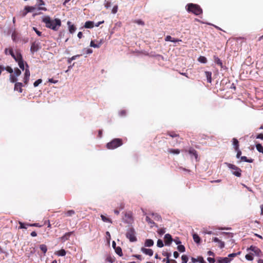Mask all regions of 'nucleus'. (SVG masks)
Segmentation results:
<instances>
[{
	"instance_id": "1",
	"label": "nucleus",
	"mask_w": 263,
	"mask_h": 263,
	"mask_svg": "<svg viewBox=\"0 0 263 263\" xmlns=\"http://www.w3.org/2000/svg\"><path fill=\"white\" fill-rule=\"evenodd\" d=\"M43 22L45 24L46 27L54 31H57L61 25V20L59 18L51 20L49 16H46L43 18Z\"/></svg>"
},
{
	"instance_id": "2",
	"label": "nucleus",
	"mask_w": 263,
	"mask_h": 263,
	"mask_svg": "<svg viewBox=\"0 0 263 263\" xmlns=\"http://www.w3.org/2000/svg\"><path fill=\"white\" fill-rule=\"evenodd\" d=\"M187 12L192 13L195 15H199L202 14V9L200 6L197 4L189 3L185 7Z\"/></svg>"
},
{
	"instance_id": "3",
	"label": "nucleus",
	"mask_w": 263,
	"mask_h": 263,
	"mask_svg": "<svg viewBox=\"0 0 263 263\" xmlns=\"http://www.w3.org/2000/svg\"><path fill=\"white\" fill-rule=\"evenodd\" d=\"M123 144L122 139L115 138L106 144V148L109 149H114L121 146Z\"/></svg>"
},
{
	"instance_id": "4",
	"label": "nucleus",
	"mask_w": 263,
	"mask_h": 263,
	"mask_svg": "<svg viewBox=\"0 0 263 263\" xmlns=\"http://www.w3.org/2000/svg\"><path fill=\"white\" fill-rule=\"evenodd\" d=\"M228 167L233 170L232 174L234 175L235 176L240 177L241 175V170L240 168L237 167V166L228 163L227 164Z\"/></svg>"
},
{
	"instance_id": "5",
	"label": "nucleus",
	"mask_w": 263,
	"mask_h": 263,
	"mask_svg": "<svg viewBox=\"0 0 263 263\" xmlns=\"http://www.w3.org/2000/svg\"><path fill=\"white\" fill-rule=\"evenodd\" d=\"M126 236L131 242H134L137 240V238L135 236V231L133 228H130L127 230Z\"/></svg>"
},
{
	"instance_id": "6",
	"label": "nucleus",
	"mask_w": 263,
	"mask_h": 263,
	"mask_svg": "<svg viewBox=\"0 0 263 263\" xmlns=\"http://www.w3.org/2000/svg\"><path fill=\"white\" fill-rule=\"evenodd\" d=\"M247 250H250L254 252V254L257 256L261 255V251L258 247L254 246H251L250 248H248Z\"/></svg>"
},
{
	"instance_id": "7",
	"label": "nucleus",
	"mask_w": 263,
	"mask_h": 263,
	"mask_svg": "<svg viewBox=\"0 0 263 263\" xmlns=\"http://www.w3.org/2000/svg\"><path fill=\"white\" fill-rule=\"evenodd\" d=\"M41 48V46L39 43H37L34 42L32 43L30 50L31 52L33 53L35 52H37Z\"/></svg>"
},
{
	"instance_id": "8",
	"label": "nucleus",
	"mask_w": 263,
	"mask_h": 263,
	"mask_svg": "<svg viewBox=\"0 0 263 263\" xmlns=\"http://www.w3.org/2000/svg\"><path fill=\"white\" fill-rule=\"evenodd\" d=\"M164 242L166 246H170L172 242L173 239L170 234H166L164 236Z\"/></svg>"
},
{
	"instance_id": "9",
	"label": "nucleus",
	"mask_w": 263,
	"mask_h": 263,
	"mask_svg": "<svg viewBox=\"0 0 263 263\" xmlns=\"http://www.w3.org/2000/svg\"><path fill=\"white\" fill-rule=\"evenodd\" d=\"M165 134L173 138H179L180 137L179 135L176 132L173 130H168L166 132Z\"/></svg>"
},
{
	"instance_id": "10",
	"label": "nucleus",
	"mask_w": 263,
	"mask_h": 263,
	"mask_svg": "<svg viewBox=\"0 0 263 263\" xmlns=\"http://www.w3.org/2000/svg\"><path fill=\"white\" fill-rule=\"evenodd\" d=\"M23 86V84L21 82H16L14 85V90L18 91L19 92L22 93L23 92L22 87Z\"/></svg>"
},
{
	"instance_id": "11",
	"label": "nucleus",
	"mask_w": 263,
	"mask_h": 263,
	"mask_svg": "<svg viewBox=\"0 0 263 263\" xmlns=\"http://www.w3.org/2000/svg\"><path fill=\"white\" fill-rule=\"evenodd\" d=\"M212 240L214 242H217L218 243L219 247L220 249H222L225 246V243L223 241H221V240L219 239L217 237H214L212 239Z\"/></svg>"
},
{
	"instance_id": "12",
	"label": "nucleus",
	"mask_w": 263,
	"mask_h": 263,
	"mask_svg": "<svg viewBox=\"0 0 263 263\" xmlns=\"http://www.w3.org/2000/svg\"><path fill=\"white\" fill-rule=\"evenodd\" d=\"M141 250L146 255H148L150 256H152L153 255V251L151 249H146L143 247L141 248Z\"/></svg>"
},
{
	"instance_id": "13",
	"label": "nucleus",
	"mask_w": 263,
	"mask_h": 263,
	"mask_svg": "<svg viewBox=\"0 0 263 263\" xmlns=\"http://www.w3.org/2000/svg\"><path fill=\"white\" fill-rule=\"evenodd\" d=\"M67 24L68 26L69 32L70 33H74L76 30V27H75V26L73 24H72L71 22L70 21H68Z\"/></svg>"
},
{
	"instance_id": "14",
	"label": "nucleus",
	"mask_w": 263,
	"mask_h": 263,
	"mask_svg": "<svg viewBox=\"0 0 263 263\" xmlns=\"http://www.w3.org/2000/svg\"><path fill=\"white\" fill-rule=\"evenodd\" d=\"M231 259L228 257H219L217 263H230Z\"/></svg>"
},
{
	"instance_id": "15",
	"label": "nucleus",
	"mask_w": 263,
	"mask_h": 263,
	"mask_svg": "<svg viewBox=\"0 0 263 263\" xmlns=\"http://www.w3.org/2000/svg\"><path fill=\"white\" fill-rule=\"evenodd\" d=\"M73 232H70L66 233L63 236L61 237V240L63 241H65L69 239V237L72 235Z\"/></svg>"
},
{
	"instance_id": "16",
	"label": "nucleus",
	"mask_w": 263,
	"mask_h": 263,
	"mask_svg": "<svg viewBox=\"0 0 263 263\" xmlns=\"http://www.w3.org/2000/svg\"><path fill=\"white\" fill-rule=\"evenodd\" d=\"M145 220L149 224H150V227L151 228L153 227L154 226H156L157 227H158V226L153 221V220L151 219L149 216H146Z\"/></svg>"
},
{
	"instance_id": "17",
	"label": "nucleus",
	"mask_w": 263,
	"mask_h": 263,
	"mask_svg": "<svg viewBox=\"0 0 263 263\" xmlns=\"http://www.w3.org/2000/svg\"><path fill=\"white\" fill-rule=\"evenodd\" d=\"M151 215L152 216L154 220L156 221H161L162 220L161 216L157 213H152L151 214Z\"/></svg>"
},
{
	"instance_id": "18",
	"label": "nucleus",
	"mask_w": 263,
	"mask_h": 263,
	"mask_svg": "<svg viewBox=\"0 0 263 263\" xmlns=\"http://www.w3.org/2000/svg\"><path fill=\"white\" fill-rule=\"evenodd\" d=\"M55 255L59 256H64L66 254V252L64 249H61L54 253Z\"/></svg>"
},
{
	"instance_id": "19",
	"label": "nucleus",
	"mask_w": 263,
	"mask_h": 263,
	"mask_svg": "<svg viewBox=\"0 0 263 263\" xmlns=\"http://www.w3.org/2000/svg\"><path fill=\"white\" fill-rule=\"evenodd\" d=\"M94 26V23L92 21H87L85 22L84 27L86 28H92Z\"/></svg>"
},
{
	"instance_id": "20",
	"label": "nucleus",
	"mask_w": 263,
	"mask_h": 263,
	"mask_svg": "<svg viewBox=\"0 0 263 263\" xmlns=\"http://www.w3.org/2000/svg\"><path fill=\"white\" fill-rule=\"evenodd\" d=\"M154 245V241L152 239H146L145 241L144 245L145 247H150L153 246Z\"/></svg>"
},
{
	"instance_id": "21",
	"label": "nucleus",
	"mask_w": 263,
	"mask_h": 263,
	"mask_svg": "<svg viewBox=\"0 0 263 263\" xmlns=\"http://www.w3.org/2000/svg\"><path fill=\"white\" fill-rule=\"evenodd\" d=\"M14 60L17 62L23 60L22 55L21 53L20 52L16 51V55H15V59H14Z\"/></svg>"
},
{
	"instance_id": "22",
	"label": "nucleus",
	"mask_w": 263,
	"mask_h": 263,
	"mask_svg": "<svg viewBox=\"0 0 263 263\" xmlns=\"http://www.w3.org/2000/svg\"><path fill=\"white\" fill-rule=\"evenodd\" d=\"M193 238L194 241L196 243H200V242L201 241V239H200V238L199 237V236L198 235V234H195V233L193 234Z\"/></svg>"
},
{
	"instance_id": "23",
	"label": "nucleus",
	"mask_w": 263,
	"mask_h": 263,
	"mask_svg": "<svg viewBox=\"0 0 263 263\" xmlns=\"http://www.w3.org/2000/svg\"><path fill=\"white\" fill-rule=\"evenodd\" d=\"M167 152L170 154L178 155L180 153V151L179 149L168 148Z\"/></svg>"
},
{
	"instance_id": "24",
	"label": "nucleus",
	"mask_w": 263,
	"mask_h": 263,
	"mask_svg": "<svg viewBox=\"0 0 263 263\" xmlns=\"http://www.w3.org/2000/svg\"><path fill=\"white\" fill-rule=\"evenodd\" d=\"M205 74L206 77L207 81L209 83L212 82V72L210 71H205Z\"/></svg>"
},
{
	"instance_id": "25",
	"label": "nucleus",
	"mask_w": 263,
	"mask_h": 263,
	"mask_svg": "<svg viewBox=\"0 0 263 263\" xmlns=\"http://www.w3.org/2000/svg\"><path fill=\"white\" fill-rule=\"evenodd\" d=\"M8 51H9V53L12 56V57L14 59H15V55L16 54H15L13 51V50L12 49H8V48H6L5 50V54H8Z\"/></svg>"
},
{
	"instance_id": "26",
	"label": "nucleus",
	"mask_w": 263,
	"mask_h": 263,
	"mask_svg": "<svg viewBox=\"0 0 263 263\" xmlns=\"http://www.w3.org/2000/svg\"><path fill=\"white\" fill-rule=\"evenodd\" d=\"M189 153L191 155H193V156H194L196 159L197 158L198 154L197 151L195 149L193 148H190L189 150Z\"/></svg>"
},
{
	"instance_id": "27",
	"label": "nucleus",
	"mask_w": 263,
	"mask_h": 263,
	"mask_svg": "<svg viewBox=\"0 0 263 263\" xmlns=\"http://www.w3.org/2000/svg\"><path fill=\"white\" fill-rule=\"evenodd\" d=\"M101 219L105 222H109V223H112V221L111 220L108 218V217H106V216H105L104 215H101Z\"/></svg>"
},
{
	"instance_id": "28",
	"label": "nucleus",
	"mask_w": 263,
	"mask_h": 263,
	"mask_svg": "<svg viewBox=\"0 0 263 263\" xmlns=\"http://www.w3.org/2000/svg\"><path fill=\"white\" fill-rule=\"evenodd\" d=\"M233 145H234V148L235 151H238L239 149V142L238 141L236 138L233 139Z\"/></svg>"
},
{
	"instance_id": "29",
	"label": "nucleus",
	"mask_w": 263,
	"mask_h": 263,
	"mask_svg": "<svg viewBox=\"0 0 263 263\" xmlns=\"http://www.w3.org/2000/svg\"><path fill=\"white\" fill-rule=\"evenodd\" d=\"M25 10L26 12L24 14V16H25L28 12H30L34 10V8L33 7L30 6H26L25 7Z\"/></svg>"
},
{
	"instance_id": "30",
	"label": "nucleus",
	"mask_w": 263,
	"mask_h": 263,
	"mask_svg": "<svg viewBox=\"0 0 263 263\" xmlns=\"http://www.w3.org/2000/svg\"><path fill=\"white\" fill-rule=\"evenodd\" d=\"M115 252L116 253L119 255L120 256H123V253L122 251V249L120 247H118L116 248H115Z\"/></svg>"
},
{
	"instance_id": "31",
	"label": "nucleus",
	"mask_w": 263,
	"mask_h": 263,
	"mask_svg": "<svg viewBox=\"0 0 263 263\" xmlns=\"http://www.w3.org/2000/svg\"><path fill=\"white\" fill-rule=\"evenodd\" d=\"M12 39L14 42H17L18 41L17 33L16 31H13L11 35Z\"/></svg>"
},
{
	"instance_id": "32",
	"label": "nucleus",
	"mask_w": 263,
	"mask_h": 263,
	"mask_svg": "<svg viewBox=\"0 0 263 263\" xmlns=\"http://www.w3.org/2000/svg\"><path fill=\"white\" fill-rule=\"evenodd\" d=\"M240 159L242 161H245V162H249V163L253 162V160H254L253 159H249L246 156H242V157H240Z\"/></svg>"
},
{
	"instance_id": "33",
	"label": "nucleus",
	"mask_w": 263,
	"mask_h": 263,
	"mask_svg": "<svg viewBox=\"0 0 263 263\" xmlns=\"http://www.w3.org/2000/svg\"><path fill=\"white\" fill-rule=\"evenodd\" d=\"M256 147L257 150L263 154V146L260 143L257 144L256 145Z\"/></svg>"
},
{
	"instance_id": "34",
	"label": "nucleus",
	"mask_w": 263,
	"mask_h": 263,
	"mask_svg": "<svg viewBox=\"0 0 263 263\" xmlns=\"http://www.w3.org/2000/svg\"><path fill=\"white\" fill-rule=\"evenodd\" d=\"M215 62L221 67H222V62L221 60L218 57L215 58Z\"/></svg>"
},
{
	"instance_id": "35",
	"label": "nucleus",
	"mask_w": 263,
	"mask_h": 263,
	"mask_svg": "<svg viewBox=\"0 0 263 263\" xmlns=\"http://www.w3.org/2000/svg\"><path fill=\"white\" fill-rule=\"evenodd\" d=\"M40 248L44 254H45L47 252V246L45 245H41L40 246Z\"/></svg>"
},
{
	"instance_id": "36",
	"label": "nucleus",
	"mask_w": 263,
	"mask_h": 263,
	"mask_svg": "<svg viewBox=\"0 0 263 263\" xmlns=\"http://www.w3.org/2000/svg\"><path fill=\"white\" fill-rule=\"evenodd\" d=\"M177 250L180 252H184L185 251V247L182 245H179L177 247Z\"/></svg>"
},
{
	"instance_id": "37",
	"label": "nucleus",
	"mask_w": 263,
	"mask_h": 263,
	"mask_svg": "<svg viewBox=\"0 0 263 263\" xmlns=\"http://www.w3.org/2000/svg\"><path fill=\"white\" fill-rule=\"evenodd\" d=\"M10 81L12 83L16 82L17 80L16 77L13 74H10L9 78Z\"/></svg>"
},
{
	"instance_id": "38",
	"label": "nucleus",
	"mask_w": 263,
	"mask_h": 263,
	"mask_svg": "<svg viewBox=\"0 0 263 263\" xmlns=\"http://www.w3.org/2000/svg\"><path fill=\"white\" fill-rule=\"evenodd\" d=\"M27 224H29V223H23L21 221L19 222V229H27V227H29L28 226H27Z\"/></svg>"
},
{
	"instance_id": "39",
	"label": "nucleus",
	"mask_w": 263,
	"mask_h": 263,
	"mask_svg": "<svg viewBox=\"0 0 263 263\" xmlns=\"http://www.w3.org/2000/svg\"><path fill=\"white\" fill-rule=\"evenodd\" d=\"M65 214L67 216H72L75 214V212L74 210H70L67 211Z\"/></svg>"
},
{
	"instance_id": "40",
	"label": "nucleus",
	"mask_w": 263,
	"mask_h": 263,
	"mask_svg": "<svg viewBox=\"0 0 263 263\" xmlns=\"http://www.w3.org/2000/svg\"><path fill=\"white\" fill-rule=\"evenodd\" d=\"M133 22L134 23H136V24L141 25V26H144L145 25L144 22L143 21H142L141 20H135L133 21Z\"/></svg>"
},
{
	"instance_id": "41",
	"label": "nucleus",
	"mask_w": 263,
	"mask_h": 263,
	"mask_svg": "<svg viewBox=\"0 0 263 263\" xmlns=\"http://www.w3.org/2000/svg\"><path fill=\"white\" fill-rule=\"evenodd\" d=\"M17 63L20 68L24 70L25 69L24 60H23L22 61H18Z\"/></svg>"
},
{
	"instance_id": "42",
	"label": "nucleus",
	"mask_w": 263,
	"mask_h": 263,
	"mask_svg": "<svg viewBox=\"0 0 263 263\" xmlns=\"http://www.w3.org/2000/svg\"><path fill=\"white\" fill-rule=\"evenodd\" d=\"M245 258L247 260L252 261L253 260V257L252 254H247L245 256Z\"/></svg>"
},
{
	"instance_id": "43",
	"label": "nucleus",
	"mask_w": 263,
	"mask_h": 263,
	"mask_svg": "<svg viewBox=\"0 0 263 263\" xmlns=\"http://www.w3.org/2000/svg\"><path fill=\"white\" fill-rule=\"evenodd\" d=\"M21 74V71L17 68L14 69V76L15 77H18L20 76Z\"/></svg>"
},
{
	"instance_id": "44",
	"label": "nucleus",
	"mask_w": 263,
	"mask_h": 263,
	"mask_svg": "<svg viewBox=\"0 0 263 263\" xmlns=\"http://www.w3.org/2000/svg\"><path fill=\"white\" fill-rule=\"evenodd\" d=\"M181 259L182 260V263H186L189 259L187 256L186 255H182Z\"/></svg>"
},
{
	"instance_id": "45",
	"label": "nucleus",
	"mask_w": 263,
	"mask_h": 263,
	"mask_svg": "<svg viewBox=\"0 0 263 263\" xmlns=\"http://www.w3.org/2000/svg\"><path fill=\"white\" fill-rule=\"evenodd\" d=\"M162 254L163 256H165L166 259H170V257L171 256V253L165 251H163Z\"/></svg>"
},
{
	"instance_id": "46",
	"label": "nucleus",
	"mask_w": 263,
	"mask_h": 263,
	"mask_svg": "<svg viewBox=\"0 0 263 263\" xmlns=\"http://www.w3.org/2000/svg\"><path fill=\"white\" fill-rule=\"evenodd\" d=\"M199 61L202 63H205L207 62L206 58L204 57L200 56L198 59Z\"/></svg>"
},
{
	"instance_id": "47",
	"label": "nucleus",
	"mask_w": 263,
	"mask_h": 263,
	"mask_svg": "<svg viewBox=\"0 0 263 263\" xmlns=\"http://www.w3.org/2000/svg\"><path fill=\"white\" fill-rule=\"evenodd\" d=\"M157 246L159 248H162L163 247V242L161 239H158L157 242Z\"/></svg>"
},
{
	"instance_id": "48",
	"label": "nucleus",
	"mask_w": 263,
	"mask_h": 263,
	"mask_svg": "<svg viewBox=\"0 0 263 263\" xmlns=\"http://www.w3.org/2000/svg\"><path fill=\"white\" fill-rule=\"evenodd\" d=\"M44 2L43 0H40V3L39 4L40 7H39V10H46V8L45 7H41V5H44Z\"/></svg>"
},
{
	"instance_id": "49",
	"label": "nucleus",
	"mask_w": 263,
	"mask_h": 263,
	"mask_svg": "<svg viewBox=\"0 0 263 263\" xmlns=\"http://www.w3.org/2000/svg\"><path fill=\"white\" fill-rule=\"evenodd\" d=\"M27 226H28L29 227H41L42 226V225L40 224L39 223L27 224Z\"/></svg>"
},
{
	"instance_id": "50",
	"label": "nucleus",
	"mask_w": 263,
	"mask_h": 263,
	"mask_svg": "<svg viewBox=\"0 0 263 263\" xmlns=\"http://www.w3.org/2000/svg\"><path fill=\"white\" fill-rule=\"evenodd\" d=\"M42 82V80L40 79L37 80L36 81L34 82L33 83L34 87H37L40 84H41Z\"/></svg>"
},
{
	"instance_id": "51",
	"label": "nucleus",
	"mask_w": 263,
	"mask_h": 263,
	"mask_svg": "<svg viewBox=\"0 0 263 263\" xmlns=\"http://www.w3.org/2000/svg\"><path fill=\"white\" fill-rule=\"evenodd\" d=\"M26 66H27V68H26V69H25V72L24 76L30 77V71L28 69V66L27 64H26Z\"/></svg>"
},
{
	"instance_id": "52",
	"label": "nucleus",
	"mask_w": 263,
	"mask_h": 263,
	"mask_svg": "<svg viewBox=\"0 0 263 263\" xmlns=\"http://www.w3.org/2000/svg\"><path fill=\"white\" fill-rule=\"evenodd\" d=\"M104 6L107 9H108L109 7H110V6H111V3L109 1H104Z\"/></svg>"
},
{
	"instance_id": "53",
	"label": "nucleus",
	"mask_w": 263,
	"mask_h": 263,
	"mask_svg": "<svg viewBox=\"0 0 263 263\" xmlns=\"http://www.w3.org/2000/svg\"><path fill=\"white\" fill-rule=\"evenodd\" d=\"M157 232L160 234V235H163V234L165 233V228H161L160 229H159L157 231Z\"/></svg>"
},
{
	"instance_id": "54",
	"label": "nucleus",
	"mask_w": 263,
	"mask_h": 263,
	"mask_svg": "<svg viewBox=\"0 0 263 263\" xmlns=\"http://www.w3.org/2000/svg\"><path fill=\"white\" fill-rule=\"evenodd\" d=\"M29 79H30V77L24 76V83L25 85H27V84L29 82Z\"/></svg>"
},
{
	"instance_id": "55",
	"label": "nucleus",
	"mask_w": 263,
	"mask_h": 263,
	"mask_svg": "<svg viewBox=\"0 0 263 263\" xmlns=\"http://www.w3.org/2000/svg\"><path fill=\"white\" fill-rule=\"evenodd\" d=\"M173 241H174L178 245H180L181 243L178 237H176L175 239H173Z\"/></svg>"
},
{
	"instance_id": "56",
	"label": "nucleus",
	"mask_w": 263,
	"mask_h": 263,
	"mask_svg": "<svg viewBox=\"0 0 263 263\" xmlns=\"http://www.w3.org/2000/svg\"><path fill=\"white\" fill-rule=\"evenodd\" d=\"M90 46L92 47L98 48V45H97V44H95L93 41H91Z\"/></svg>"
},
{
	"instance_id": "57",
	"label": "nucleus",
	"mask_w": 263,
	"mask_h": 263,
	"mask_svg": "<svg viewBox=\"0 0 263 263\" xmlns=\"http://www.w3.org/2000/svg\"><path fill=\"white\" fill-rule=\"evenodd\" d=\"M118 11V6H115L112 9V13L115 14Z\"/></svg>"
},
{
	"instance_id": "58",
	"label": "nucleus",
	"mask_w": 263,
	"mask_h": 263,
	"mask_svg": "<svg viewBox=\"0 0 263 263\" xmlns=\"http://www.w3.org/2000/svg\"><path fill=\"white\" fill-rule=\"evenodd\" d=\"M8 72L12 73L13 72V69L11 67L8 66L6 68H5Z\"/></svg>"
},
{
	"instance_id": "59",
	"label": "nucleus",
	"mask_w": 263,
	"mask_h": 263,
	"mask_svg": "<svg viewBox=\"0 0 263 263\" xmlns=\"http://www.w3.org/2000/svg\"><path fill=\"white\" fill-rule=\"evenodd\" d=\"M207 260L210 263H214L215 261V259L214 258L211 257H208L207 258Z\"/></svg>"
},
{
	"instance_id": "60",
	"label": "nucleus",
	"mask_w": 263,
	"mask_h": 263,
	"mask_svg": "<svg viewBox=\"0 0 263 263\" xmlns=\"http://www.w3.org/2000/svg\"><path fill=\"white\" fill-rule=\"evenodd\" d=\"M33 29L35 31V32H36V33L39 35V36H41V34H42V32H40V31H39L35 27H33Z\"/></svg>"
},
{
	"instance_id": "61",
	"label": "nucleus",
	"mask_w": 263,
	"mask_h": 263,
	"mask_svg": "<svg viewBox=\"0 0 263 263\" xmlns=\"http://www.w3.org/2000/svg\"><path fill=\"white\" fill-rule=\"evenodd\" d=\"M133 256L136 257L139 260H142V256L140 255L135 254L133 255Z\"/></svg>"
},
{
	"instance_id": "62",
	"label": "nucleus",
	"mask_w": 263,
	"mask_h": 263,
	"mask_svg": "<svg viewBox=\"0 0 263 263\" xmlns=\"http://www.w3.org/2000/svg\"><path fill=\"white\" fill-rule=\"evenodd\" d=\"M198 261L200 262V263H205V261L202 257H198Z\"/></svg>"
},
{
	"instance_id": "63",
	"label": "nucleus",
	"mask_w": 263,
	"mask_h": 263,
	"mask_svg": "<svg viewBox=\"0 0 263 263\" xmlns=\"http://www.w3.org/2000/svg\"><path fill=\"white\" fill-rule=\"evenodd\" d=\"M172 40V37L170 35H167L166 36L165 40V41H171Z\"/></svg>"
},
{
	"instance_id": "64",
	"label": "nucleus",
	"mask_w": 263,
	"mask_h": 263,
	"mask_svg": "<svg viewBox=\"0 0 263 263\" xmlns=\"http://www.w3.org/2000/svg\"><path fill=\"white\" fill-rule=\"evenodd\" d=\"M257 139H263V134H259L256 136Z\"/></svg>"
}]
</instances>
